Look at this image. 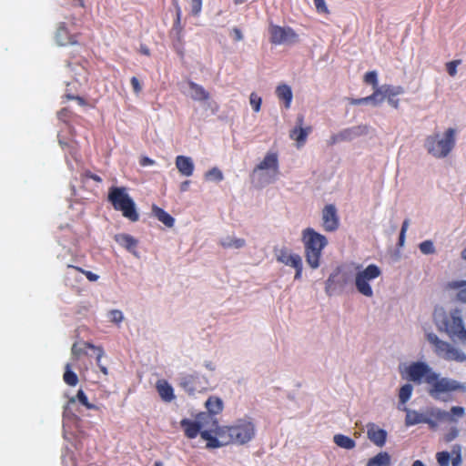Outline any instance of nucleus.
<instances>
[{"mask_svg":"<svg viewBox=\"0 0 466 466\" xmlns=\"http://www.w3.org/2000/svg\"><path fill=\"white\" fill-rule=\"evenodd\" d=\"M183 29V25H181V10L179 7H177L176 19L169 32V35L172 38L174 48L181 57L184 56Z\"/></svg>","mask_w":466,"mask_h":466,"instance_id":"dca6fc26","label":"nucleus"},{"mask_svg":"<svg viewBox=\"0 0 466 466\" xmlns=\"http://www.w3.org/2000/svg\"><path fill=\"white\" fill-rule=\"evenodd\" d=\"M436 459L440 466H449L451 456L448 451H440L436 454Z\"/></svg>","mask_w":466,"mask_h":466,"instance_id":"49530a36","label":"nucleus"},{"mask_svg":"<svg viewBox=\"0 0 466 466\" xmlns=\"http://www.w3.org/2000/svg\"><path fill=\"white\" fill-rule=\"evenodd\" d=\"M189 185H190V181L189 180H186V181H183L180 186H179V189L181 192H186L188 190V187H189Z\"/></svg>","mask_w":466,"mask_h":466,"instance_id":"680f3d73","label":"nucleus"},{"mask_svg":"<svg viewBox=\"0 0 466 466\" xmlns=\"http://www.w3.org/2000/svg\"><path fill=\"white\" fill-rule=\"evenodd\" d=\"M250 105L255 112H258L261 107L262 98L255 92L250 94Z\"/></svg>","mask_w":466,"mask_h":466,"instance_id":"37998d69","label":"nucleus"},{"mask_svg":"<svg viewBox=\"0 0 466 466\" xmlns=\"http://www.w3.org/2000/svg\"><path fill=\"white\" fill-rule=\"evenodd\" d=\"M275 256L278 262L295 268V279H301L303 263L299 254L292 253L288 248L282 247L275 249Z\"/></svg>","mask_w":466,"mask_h":466,"instance_id":"9d476101","label":"nucleus"},{"mask_svg":"<svg viewBox=\"0 0 466 466\" xmlns=\"http://www.w3.org/2000/svg\"><path fill=\"white\" fill-rule=\"evenodd\" d=\"M176 167L184 177H191L194 173L195 166L190 157L179 155L175 159Z\"/></svg>","mask_w":466,"mask_h":466,"instance_id":"4be33fe9","label":"nucleus"},{"mask_svg":"<svg viewBox=\"0 0 466 466\" xmlns=\"http://www.w3.org/2000/svg\"><path fill=\"white\" fill-rule=\"evenodd\" d=\"M315 7L319 13L328 14L329 9L326 5L325 0H313Z\"/></svg>","mask_w":466,"mask_h":466,"instance_id":"3c124183","label":"nucleus"},{"mask_svg":"<svg viewBox=\"0 0 466 466\" xmlns=\"http://www.w3.org/2000/svg\"><path fill=\"white\" fill-rule=\"evenodd\" d=\"M461 462V456L458 454L456 458L452 460V466H458Z\"/></svg>","mask_w":466,"mask_h":466,"instance_id":"e2e57ef3","label":"nucleus"},{"mask_svg":"<svg viewBox=\"0 0 466 466\" xmlns=\"http://www.w3.org/2000/svg\"><path fill=\"white\" fill-rule=\"evenodd\" d=\"M188 86L192 91V99L198 101H207L209 99V93L207 90H205V88L202 86L193 81H189Z\"/></svg>","mask_w":466,"mask_h":466,"instance_id":"7c9ffc66","label":"nucleus"},{"mask_svg":"<svg viewBox=\"0 0 466 466\" xmlns=\"http://www.w3.org/2000/svg\"><path fill=\"white\" fill-rule=\"evenodd\" d=\"M152 213L166 227L172 228L174 226V224H175L174 218L170 214H168L167 211H165L163 208L154 205L152 207Z\"/></svg>","mask_w":466,"mask_h":466,"instance_id":"c756f323","label":"nucleus"},{"mask_svg":"<svg viewBox=\"0 0 466 466\" xmlns=\"http://www.w3.org/2000/svg\"><path fill=\"white\" fill-rule=\"evenodd\" d=\"M155 162L153 159L147 157H143L141 160H140V164L141 166H151L153 165Z\"/></svg>","mask_w":466,"mask_h":466,"instance_id":"bf43d9fd","label":"nucleus"},{"mask_svg":"<svg viewBox=\"0 0 466 466\" xmlns=\"http://www.w3.org/2000/svg\"><path fill=\"white\" fill-rule=\"evenodd\" d=\"M139 52L144 56H150V50L146 45H140Z\"/></svg>","mask_w":466,"mask_h":466,"instance_id":"052dcab7","label":"nucleus"},{"mask_svg":"<svg viewBox=\"0 0 466 466\" xmlns=\"http://www.w3.org/2000/svg\"><path fill=\"white\" fill-rule=\"evenodd\" d=\"M409 379L416 384L424 383L426 392L434 400L448 402L458 392L465 393L466 385L450 377L441 376L426 362L416 361L407 369Z\"/></svg>","mask_w":466,"mask_h":466,"instance_id":"f257e3e1","label":"nucleus"},{"mask_svg":"<svg viewBox=\"0 0 466 466\" xmlns=\"http://www.w3.org/2000/svg\"><path fill=\"white\" fill-rule=\"evenodd\" d=\"M400 410H401L400 407H399ZM402 410L406 412V418H405V424L406 426H412L419 423H427V424H432L431 420L427 419L422 413H420L416 410H411L408 409L407 407H403Z\"/></svg>","mask_w":466,"mask_h":466,"instance_id":"5701e85b","label":"nucleus"},{"mask_svg":"<svg viewBox=\"0 0 466 466\" xmlns=\"http://www.w3.org/2000/svg\"><path fill=\"white\" fill-rule=\"evenodd\" d=\"M220 430H222V426H219L218 421L211 417L209 425L200 432L201 439L207 441V448L215 449L227 445V442H224L223 438H220L218 434Z\"/></svg>","mask_w":466,"mask_h":466,"instance_id":"f8f14e48","label":"nucleus"},{"mask_svg":"<svg viewBox=\"0 0 466 466\" xmlns=\"http://www.w3.org/2000/svg\"><path fill=\"white\" fill-rule=\"evenodd\" d=\"M211 416L205 412L198 414L196 420L189 419H183L180 421V426L184 431L185 436L188 439H195L203 429L209 425Z\"/></svg>","mask_w":466,"mask_h":466,"instance_id":"9b49d317","label":"nucleus"},{"mask_svg":"<svg viewBox=\"0 0 466 466\" xmlns=\"http://www.w3.org/2000/svg\"><path fill=\"white\" fill-rule=\"evenodd\" d=\"M444 290H457L456 298L461 302H466V280H452L447 282L444 287Z\"/></svg>","mask_w":466,"mask_h":466,"instance_id":"393cba45","label":"nucleus"},{"mask_svg":"<svg viewBox=\"0 0 466 466\" xmlns=\"http://www.w3.org/2000/svg\"><path fill=\"white\" fill-rule=\"evenodd\" d=\"M205 178L207 180H214L217 182H220L223 180L224 176L219 168L212 167L205 174Z\"/></svg>","mask_w":466,"mask_h":466,"instance_id":"ea45409f","label":"nucleus"},{"mask_svg":"<svg viewBox=\"0 0 466 466\" xmlns=\"http://www.w3.org/2000/svg\"><path fill=\"white\" fill-rule=\"evenodd\" d=\"M409 222H410L409 219H405L402 223L400 237H399V244L400 246H402L404 243L405 234L408 229V227H409Z\"/></svg>","mask_w":466,"mask_h":466,"instance_id":"603ef678","label":"nucleus"},{"mask_svg":"<svg viewBox=\"0 0 466 466\" xmlns=\"http://www.w3.org/2000/svg\"><path fill=\"white\" fill-rule=\"evenodd\" d=\"M452 415L457 416V417H462L464 415V409L460 406H453V407H451L450 412H447V411L438 409L436 410V412L433 414V416L437 420H445V419L452 420H453L451 418Z\"/></svg>","mask_w":466,"mask_h":466,"instance_id":"2f4dec72","label":"nucleus"},{"mask_svg":"<svg viewBox=\"0 0 466 466\" xmlns=\"http://www.w3.org/2000/svg\"><path fill=\"white\" fill-rule=\"evenodd\" d=\"M71 115V111L68 108H62L58 113L57 116L63 122H67Z\"/></svg>","mask_w":466,"mask_h":466,"instance_id":"5fc2aeb1","label":"nucleus"},{"mask_svg":"<svg viewBox=\"0 0 466 466\" xmlns=\"http://www.w3.org/2000/svg\"><path fill=\"white\" fill-rule=\"evenodd\" d=\"M115 240L127 251L137 255L136 248L137 247L138 241L134 237L129 234L121 233L115 236Z\"/></svg>","mask_w":466,"mask_h":466,"instance_id":"b1692460","label":"nucleus"},{"mask_svg":"<svg viewBox=\"0 0 466 466\" xmlns=\"http://www.w3.org/2000/svg\"><path fill=\"white\" fill-rule=\"evenodd\" d=\"M218 434L227 445L230 443L243 445L254 438L255 426L250 420L240 419L231 426H222Z\"/></svg>","mask_w":466,"mask_h":466,"instance_id":"20e7f679","label":"nucleus"},{"mask_svg":"<svg viewBox=\"0 0 466 466\" xmlns=\"http://www.w3.org/2000/svg\"><path fill=\"white\" fill-rule=\"evenodd\" d=\"M276 95L279 100L284 101L286 108L290 107L293 95H292V90L289 86H288L286 84L278 86L276 88Z\"/></svg>","mask_w":466,"mask_h":466,"instance_id":"cd10ccee","label":"nucleus"},{"mask_svg":"<svg viewBox=\"0 0 466 466\" xmlns=\"http://www.w3.org/2000/svg\"><path fill=\"white\" fill-rule=\"evenodd\" d=\"M270 42L274 45L294 43L298 40V35L291 27H282L271 25L268 28Z\"/></svg>","mask_w":466,"mask_h":466,"instance_id":"4468645a","label":"nucleus"},{"mask_svg":"<svg viewBox=\"0 0 466 466\" xmlns=\"http://www.w3.org/2000/svg\"><path fill=\"white\" fill-rule=\"evenodd\" d=\"M109 317H110V320L112 322L117 323V324L120 323L124 319L122 311H120L118 309L110 310Z\"/></svg>","mask_w":466,"mask_h":466,"instance_id":"09e8293b","label":"nucleus"},{"mask_svg":"<svg viewBox=\"0 0 466 466\" xmlns=\"http://www.w3.org/2000/svg\"><path fill=\"white\" fill-rule=\"evenodd\" d=\"M304 123V116L302 115L299 116L297 118V127H294L289 134L291 139L297 142V146L299 147L303 146L307 140V137L309 133L311 131V127H308L306 128L302 127Z\"/></svg>","mask_w":466,"mask_h":466,"instance_id":"6ab92c4d","label":"nucleus"},{"mask_svg":"<svg viewBox=\"0 0 466 466\" xmlns=\"http://www.w3.org/2000/svg\"><path fill=\"white\" fill-rule=\"evenodd\" d=\"M390 464V456L388 452L381 451L370 458L367 466H389Z\"/></svg>","mask_w":466,"mask_h":466,"instance_id":"473e14b6","label":"nucleus"},{"mask_svg":"<svg viewBox=\"0 0 466 466\" xmlns=\"http://www.w3.org/2000/svg\"><path fill=\"white\" fill-rule=\"evenodd\" d=\"M301 241L304 245L306 262L311 268H318L320 266L322 251L328 245L327 238L312 228H307L302 230Z\"/></svg>","mask_w":466,"mask_h":466,"instance_id":"7ed1b4c3","label":"nucleus"},{"mask_svg":"<svg viewBox=\"0 0 466 466\" xmlns=\"http://www.w3.org/2000/svg\"><path fill=\"white\" fill-rule=\"evenodd\" d=\"M130 83L133 88V91L136 95H138L142 91V86L139 80L136 76H132L130 79Z\"/></svg>","mask_w":466,"mask_h":466,"instance_id":"864d4df0","label":"nucleus"},{"mask_svg":"<svg viewBox=\"0 0 466 466\" xmlns=\"http://www.w3.org/2000/svg\"><path fill=\"white\" fill-rule=\"evenodd\" d=\"M107 200L113 208L120 211L123 217L132 222L139 219V215L136 208V204L132 198L128 195L125 187H111L108 190Z\"/></svg>","mask_w":466,"mask_h":466,"instance_id":"39448f33","label":"nucleus"},{"mask_svg":"<svg viewBox=\"0 0 466 466\" xmlns=\"http://www.w3.org/2000/svg\"><path fill=\"white\" fill-rule=\"evenodd\" d=\"M207 414L214 418V415L220 413L223 410V401L217 396H210L206 401Z\"/></svg>","mask_w":466,"mask_h":466,"instance_id":"c85d7f7f","label":"nucleus"},{"mask_svg":"<svg viewBox=\"0 0 466 466\" xmlns=\"http://www.w3.org/2000/svg\"><path fill=\"white\" fill-rule=\"evenodd\" d=\"M413 387L410 384H405L400 389L399 399L400 404L404 405L412 394Z\"/></svg>","mask_w":466,"mask_h":466,"instance_id":"58836bf2","label":"nucleus"},{"mask_svg":"<svg viewBox=\"0 0 466 466\" xmlns=\"http://www.w3.org/2000/svg\"><path fill=\"white\" fill-rule=\"evenodd\" d=\"M156 389L164 401L170 402L175 399L174 390L166 380H158L156 383Z\"/></svg>","mask_w":466,"mask_h":466,"instance_id":"a878e982","label":"nucleus"},{"mask_svg":"<svg viewBox=\"0 0 466 466\" xmlns=\"http://www.w3.org/2000/svg\"><path fill=\"white\" fill-rule=\"evenodd\" d=\"M428 341L434 347L436 355L447 361L464 362L466 354L449 342L441 340L434 333L426 334Z\"/></svg>","mask_w":466,"mask_h":466,"instance_id":"0eeeda50","label":"nucleus"},{"mask_svg":"<svg viewBox=\"0 0 466 466\" xmlns=\"http://www.w3.org/2000/svg\"><path fill=\"white\" fill-rule=\"evenodd\" d=\"M154 466H163V463L161 461H156Z\"/></svg>","mask_w":466,"mask_h":466,"instance_id":"774afa93","label":"nucleus"},{"mask_svg":"<svg viewBox=\"0 0 466 466\" xmlns=\"http://www.w3.org/2000/svg\"><path fill=\"white\" fill-rule=\"evenodd\" d=\"M231 34H232V36H233L234 41H236V42L241 41V40L243 39L242 32H241V30H240L239 28H238V27H234V28L232 29Z\"/></svg>","mask_w":466,"mask_h":466,"instance_id":"4d7b16f0","label":"nucleus"},{"mask_svg":"<svg viewBox=\"0 0 466 466\" xmlns=\"http://www.w3.org/2000/svg\"><path fill=\"white\" fill-rule=\"evenodd\" d=\"M67 268H72V269H75L78 272H81L82 274H84L86 279L89 280V281H96L98 279V275L91 272V271H88V270H85L79 267H76V266H73V265H67Z\"/></svg>","mask_w":466,"mask_h":466,"instance_id":"79ce46f5","label":"nucleus"},{"mask_svg":"<svg viewBox=\"0 0 466 466\" xmlns=\"http://www.w3.org/2000/svg\"><path fill=\"white\" fill-rule=\"evenodd\" d=\"M456 130L448 128L443 137L440 134L429 136L425 140V147L427 151L435 157L443 158L447 157L455 146Z\"/></svg>","mask_w":466,"mask_h":466,"instance_id":"423d86ee","label":"nucleus"},{"mask_svg":"<svg viewBox=\"0 0 466 466\" xmlns=\"http://www.w3.org/2000/svg\"><path fill=\"white\" fill-rule=\"evenodd\" d=\"M333 441L337 446L346 450H351L356 446V442L353 439L343 434H336Z\"/></svg>","mask_w":466,"mask_h":466,"instance_id":"f704fd0d","label":"nucleus"},{"mask_svg":"<svg viewBox=\"0 0 466 466\" xmlns=\"http://www.w3.org/2000/svg\"><path fill=\"white\" fill-rule=\"evenodd\" d=\"M64 381L69 386H76L78 383L77 375L71 370V364L66 365V370L63 375Z\"/></svg>","mask_w":466,"mask_h":466,"instance_id":"4c0bfd02","label":"nucleus"},{"mask_svg":"<svg viewBox=\"0 0 466 466\" xmlns=\"http://www.w3.org/2000/svg\"><path fill=\"white\" fill-rule=\"evenodd\" d=\"M404 93V88L400 86H390V85H384V96L380 97L378 102H383L385 98H387L388 103L394 108L399 107V99H396L395 97L399 95H401Z\"/></svg>","mask_w":466,"mask_h":466,"instance_id":"412c9836","label":"nucleus"},{"mask_svg":"<svg viewBox=\"0 0 466 466\" xmlns=\"http://www.w3.org/2000/svg\"><path fill=\"white\" fill-rule=\"evenodd\" d=\"M220 245L224 248H241L245 247L246 241L244 238L227 237L220 240Z\"/></svg>","mask_w":466,"mask_h":466,"instance_id":"72a5a7b5","label":"nucleus"},{"mask_svg":"<svg viewBox=\"0 0 466 466\" xmlns=\"http://www.w3.org/2000/svg\"><path fill=\"white\" fill-rule=\"evenodd\" d=\"M262 170L268 171V182H274L277 179L279 174V158L277 153H267L263 160L255 167L253 173Z\"/></svg>","mask_w":466,"mask_h":466,"instance_id":"2eb2a0df","label":"nucleus"},{"mask_svg":"<svg viewBox=\"0 0 466 466\" xmlns=\"http://www.w3.org/2000/svg\"><path fill=\"white\" fill-rule=\"evenodd\" d=\"M202 9V0H191V13L198 15Z\"/></svg>","mask_w":466,"mask_h":466,"instance_id":"8fccbe9b","label":"nucleus"},{"mask_svg":"<svg viewBox=\"0 0 466 466\" xmlns=\"http://www.w3.org/2000/svg\"><path fill=\"white\" fill-rule=\"evenodd\" d=\"M370 98L368 96L366 97H361V98H350L349 99L350 101V105H353V106H360V105H362V104H366V103H369Z\"/></svg>","mask_w":466,"mask_h":466,"instance_id":"6e6d98bb","label":"nucleus"},{"mask_svg":"<svg viewBox=\"0 0 466 466\" xmlns=\"http://www.w3.org/2000/svg\"><path fill=\"white\" fill-rule=\"evenodd\" d=\"M86 177L98 183L102 181V178L98 175L93 174L90 171L86 173Z\"/></svg>","mask_w":466,"mask_h":466,"instance_id":"13d9d810","label":"nucleus"},{"mask_svg":"<svg viewBox=\"0 0 466 466\" xmlns=\"http://www.w3.org/2000/svg\"><path fill=\"white\" fill-rule=\"evenodd\" d=\"M461 64V60H453L446 64V69L451 76H455L457 74V66Z\"/></svg>","mask_w":466,"mask_h":466,"instance_id":"de8ad7c7","label":"nucleus"},{"mask_svg":"<svg viewBox=\"0 0 466 466\" xmlns=\"http://www.w3.org/2000/svg\"><path fill=\"white\" fill-rule=\"evenodd\" d=\"M380 274V268L375 264H370L365 269L359 271L355 278L357 290L366 297H372L373 290L369 281L377 279Z\"/></svg>","mask_w":466,"mask_h":466,"instance_id":"6e6552de","label":"nucleus"},{"mask_svg":"<svg viewBox=\"0 0 466 466\" xmlns=\"http://www.w3.org/2000/svg\"><path fill=\"white\" fill-rule=\"evenodd\" d=\"M76 400H77L82 405H84L88 410H98V407L96 405L92 404L88 401L87 396L86 395L83 390H79L76 393V396L69 400L68 404L74 403Z\"/></svg>","mask_w":466,"mask_h":466,"instance_id":"c9c22d12","label":"nucleus"},{"mask_svg":"<svg viewBox=\"0 0 466 466\" xmlns=\"http://www.w3.org/2000/svg\"><path fill=\"white\" fill-rule=\"evenodd\" d=\"M382 96H384V86H382L380 87H376L374 92L370 96H368V97L370 98L369 99L370 102L373 103V105L376 106V105H379L381 103V102H378V100Z\"/></svg>","mask_w":466,"mask_h":466,"instance_id":"c03bdc74","label":"nucleus"},{"mask_svg":"<svg viewBox=\"0 0 466 466\" xmlns=\"http://www.w3.org/2000/svg\"><path fill=\"white\" fill-rule=\"evenodd\" d=\"M364 82L368 85L373 86L374 88L378 86V75L376 71H369L364 75Z\"/></svg>","mask_w":466,"mask_h":466,"instance_id":"a19ab883","label":"nucleus"},{"mask_svg":"<svg viewBox=\"0 0 466 466\" xmlns=\"http://www.w3.org/2000/svg\"><path fill=\"white\" fill-rule=\"evenodd\" d=\"M322 228L327 232H334L339 228V218L334 205L329 204L324 207L321 214Z\"/></svg>","mask_w":466,"mask_h":466,"instance_id":"f3484780","label":"nucleus"},{"mask_svg":"<svg viewBox=\"0 0 466 466\" xmlns=\"http://www.w3.org/2000/svg\"><path fill=\"white\" fill-rule=\"evenodd\" d=\"M348 283V277L346 274L340 275L339 271L330 274L326 281V293L329 296H332L335 291L339 289H342Z\"/></svg>","mask_w":466,"mask_h":466,"instance_id":"a211bd4d","label":"nucleus"},{"mask_svg":"<svg viewBox=\"0 0 466 466\" xmlns=\"http://www.w3.org/2000/svg\"><path fill=\"white\" fill-rule=\"evenodd\" d=\"M419 248H420V250L421 251V253L426 254V255L433 254L435 252V248L433 246L432 241H431V240H425V241L421 242L420 244Z\"/></svg>","mask_w":466,"mask_h":466,"instance_id":"a18cd8bd","label":"nucleus"},{"mask_svg":"<svg viewBox=\"0 0 466 466\" xmlns=\"http://www.w3.org/2000/svg\"><path fill=\"white\" fill-rule=\"evenodd\" d=\"M77 4H78V5H79V6H81V7H85V2H84V0H77Z\"/></svg>","mask_w":466,"mask_h":466,"instance_id":"338daca9","label":"nucleus"},{"mask_svg":"<svg viewBox=\"0 0 466 466\" xmlns=\"http://www.w3.org/2000/svg\"><path fill=\"white\" fill-rule=\"evenodd\" d=\"M87 349L93 350L96 352V360L97 367L104 375H108L106 366L103 365L101 362V359L105 355V351L102 347L96 346L87 341L75 342L71 348L72 360L78 361L83 356L87 354Z\"/></svg>","mask_w":466,"mask_h":466,"instance_id":"1a4fd4ad","label":"nucleus"},{"mask_svg":"<svg viewBox=\"0 0 466 466\" xmlns=\"http://www.w3.org/2000/svg\"><path fill=\"white\" fill-rule=\"evenodd\" d=\"M360 127L347 128L339 132L334 137V141H347L351 140L353 137L359 135Z\"/></svg>","mask_w":466,"mask_h":466,"instance_id":"e433bc0d","label":"nucleus"},{"mask_svg":"<svg viewBox=\"0 0 466 466\" xmlns=\"http://www.w3.org/2000/svg\"><path fill=\"white\" fill-rule=\"evenodd\" d=\"M433 319L439 330L445 331L451 338L456 337L461 341H466V329L458 309L450 312H446L442 308L435 309Z\"/></svg>","mask_w":466,"mask_h":466,"instance_id":"f03ea898","label":"nucleus"},{"mask_svg":"<svg viewBox=\"0 0 466 466\" xmlns=\"http://www.w3.org/2000/svg\"><path fill=\"white\" fill-rule=\"evenodd\" d=\"M367 436L369 440L378 447H382L386 443L387 431L380 429L375 423L367 424Z\"/></svg>","mask_w":466,"mask_h":466,"instance_id":"aec40b11","label":"nucleus"},{"mask_svg":"<svg viewBox=\"0 0 466 466\" xmlns=\"http://www.w3.org/2000/svg\"><path fill=\"white\" fill-rule=\"evenodd\" d=\"M411 466H425V465H424V463H423L421 461L417 460V461H415L412 463V465H411Z\"/></svg>","mask_w":466,"mask_h":466,"instance_id":"0e129e2a","label":"nucleus"},{"mask_svg":"<svg viewBox=\"0 0 466 466\" xmlns=\"http://www.w3.org/2000/svg\"><path fill=\"white\" fill-rule=\"evenodd\" d=\"M180 387L188 394L201 392L207 389L208 380L199 373L187 374L180 378Z\"/></svg>","mask_w":466,"mask_h":466,"instance_id":"ddd939ff","label":"nucleus"},{"mask_svg":"<svg viewBox=\"0 0 466 466\" xmlns=\"http://www.w3.org/2000/svg\"><path fill=\"white\" fill-rule=\"evenodd\" d=\"M56 38L60 46L75 45L77 43L76 36L69 34L65 23H62L57 28Z\"/></svg>","mask_w":466,"mask_h":466,"instance_id":"bb28decb","label":"nucleus"},{"mask_svg":"<svg viewBox=\"0 0 466 466\" xmlns=\"http://www.w3.org/2000/svg\"><path fill=\"white\" fill-rule=\"evenodd\" d=\"M461 258L466 260V248H463L461 251Z\"/></svg>","mask_w":466,"mask_h":466,"instance_id":"69168bd1","label":"nucleus"}]
</instances>
